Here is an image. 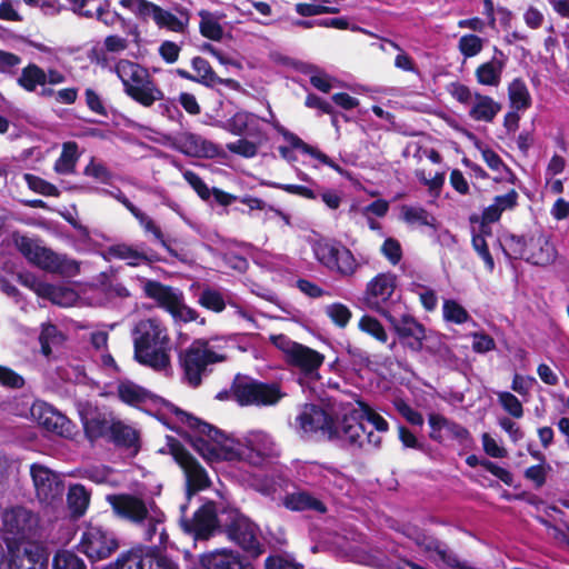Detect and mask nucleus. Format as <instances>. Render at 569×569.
<instances>
[{
	"mask_svg": "<svg viewBox=\"0 0 569 569\" xmlns=\"http://www.w3.org/2000/svg\"><path fill=\"white\" fill-rule=\"evenodd\" d=\"M419 545L421 548L427 551L430 555V558L435 561L440 560L445 563H447L450 567H453L457 565V560L448 551L446 546L440 543L438 540H435L432 538H423Z\"/></svg>",
	"mask_w": 569,
	"mask_h": 569,
	"instance_id": "37998d69",
	"label": "nucleus"
},
{
	"mask_svg": "<svg viewBox=\"0 0 569 569\" xmlns=\"http://www.w3.org/2000/svg\"><path fill=\"white\" fill-rule=\"evenodd\" d=\"M315 258L325 268L342 278H352L361 267L349 248L339 241L320 239L313 242Z\"/></svg>",
	"mask_w": 569,
	"mask_h": 569,
	"instance_id": "1a4fd4ad",
	"label": "nucleus"
},
{
	"mask_svg": "<svg viewBox=\"0 0 569 569\" xmlns=\"http://www.w3.org/2000/svg\"><path fill=\"white\" fill-rule=\"evenodd\" d=\"M62 341V336L59 333L56 326L52 325H46L42 328L41 335H40V342H41V349L42 352L46 356H49L51 353V345H57Z\"/></svg>",
	"mask_w": 569,
	"mask_h": 569,
	"instance_id": "6e6d98bb",
	"label": "nucleus"
},
{
	"mask_svg": "<svg viewBox=\"0 0 569 569\" xmlns=\"http://www.w3.org/2000/svg\"><path fill=\"white\" fill-rule=\"evenodd\" d=\"M79 158L76 142H64L60 157L54 163V171L59 174H69L74 171Z\"/></svg>",
	"mask_w": 569,
	"mask_h": 569,
	"instance_id": "e433bc0d",
	"label": "nucleus"
},
{
	"mask_svg": "<svg viewBox=\"0 0 569 569\" xmlns=\"http://www.w3.org/2000/svg\"><path fill=\"white\" fill-rule=\"evenodd\" d=\"M483 46L485 39L472 33L462 36L458 41V50L466 59L478 56Z\"/></svg>",
	"mask_w": 569,
	"mask_h": 569,
	"instance_id": "09e8293b",
	"label": "nucleus"
},
{
	"mask_svg": "<svg viewBox=\"0 0 569 569\" xmlns=\"http://www.w3.org/2000/svg\"><path fill=\"white\" fill-rule=\"evenodd\" d=\"M472 247L483 260L487 269L492 271L495 268V261L489 251L488 239L482 238L481 234L472 233Z\"/></svg>",
	"mask_w": 569,
	"mask_h": 569,
	"instance_id": "680f3d73",
	"label": "nucleus"
},
{
	"mask_svg": "<svg viewBox=\"0 0 569 569\" xmlns=\"http://www.w3.org/2000/svg\"><path fill=\"white\" fill-rule=\"evenodd\" d=\"M500 109V104L491 97L476 93L470 104L469 116L476 121L490 122Z\"/></svg>",
	"mask_w": 569,
	"mask_h": 569,
	"instance_id": "c85d7f7f",
	"label": "nucleus"
},
{
	"mask_svg": "<svg viewBox=\"0 0 569 569\" xmlns=\"http://www.w3.org/2000/svg\"><path fill=\"white\" fill-rule=\"evenodd\" d=\"M177 416L193 431V447L208 462L243 460L260 466L278 453L274 439L263 430H250L242 439H233L182 410H177Z\"/></svg>",
	"mask_w": 569,
	"mask_h": 569,
	"instance_id": "f257e3e1",
	"label": "nucleus"
},
{
	"mask_svg": "<svg viewBox=\"0 0 569 569\" xmlns=\"http://www.w3.org/2000/svg\"><path fill=\"white\" fill-rule=\"evenodd\" d=\"M0 521V532L8 547L9 569H43V548L29 539L38 525L37 517L30 510L17 507L3 511Z\"/></svg>",
	"mask_w": 569,
	"mask_h": 569,
	"instance_id": "f03ea898",
	"label": "nucleus"
},
{
	"mask_svg": "<svg viewBox=\"0 0 569 569\" xmlns=\"http://www.w3.org/2000/svg\"><path fill=\"white\" fill-rule=\"evenodd\" d=\"M0 383L7 388L20 389L24 386V379L12 369L0 366Z\"/></svg>",
	"mask_w": 569,
	"mask_h": 569,
	"instance_id": "774afa93",
	"label": "nucleus"
},
{
	"mask_svg": "<svg viewBox=\"0 0 569 569\" xmlns=\"http://www.w3.org/2000/svg\"><path fill=\"white\" fill-rule=\"evenodd\" d=\"M218 338L193 341L184 351L182 366L189 385L197 387L201 382L209 365L221 362L226 359L224 348Z\"/></svg>",
	"mask_w": 569,
	"mask_h": 569,
	"instance_id": "6e6552de",
	"label": "nucleus"
},
{
	"mask_svg": "<svg viewBox=\"0 0 569 569\" xmlns=\"http://www.w3.org/2000/svg\"><path fill=\"white\" fill-rule=\"evenodd\" d=\"M556 258L557 250L548 237L540 234L531 239L528 260L535 264L545 266L552 263Z\"/></svg>",
	"mask_w": 569,
	"mask_h": 569,
	"instance_id": "cd10ccee",
	"label": "nucleus"
},
{
	"mask_svg": "<svg viewBox=\"0 0 569 569\" xmlns=\"http://www.w3.org/2000/svg\"><path fill=\"white\" fill-rule=\"evenodd\" d=\"M258 117L249 112H237L229 121L228 129L233 134H241L248 131L253 134L257 131Z\"/></svg>",
	"mask_w": 569,
	"mask_h": 569,
	"instance_id": "c03bdc74",
	"label": "nucleus"
},
{
	"mask_svg": "<svg viewBox=\"0 0 569 569\" xmlns=\"http://www.w3.org/2000/svg\"><path fill=\"white\" fill-rule=\"evenodd\" d=\"M385 318L401 339H409L407 345L412 351H420L423 348V341H429L432 338L427 336L423 326L411 316L405 315L397 319L391 313H385Z\"/></svg>",
	"mask_w": 569,
	"mask_h": 569,
	"instance_id": "f3484780",
	"label": "nucleus"
},
{
	"mask_svg": "<svg viewBox=\"0 0 569 569\" xmlns=\"http://www.w3.org/2000/svg\"><path fill=\"white\" fill-rule=\"evenodd\" d=\"M122 3L142 18L153 19L159 6L147 0H123Z\"/></svg>",
	"mask_w": 569,
	"mask_h": 569,
	"instance_id": "052dcab7",
	"label": "nucleus"
},
{
	"mask_svg": "<svg viewBox=\"0 0 569 569\" xmlns=\"http://www.w3.org/2000/svg\"><path fill=\"white\" fill-rule=\"evenodd\" d=\"M134 359L156 371L171 367V341L167 327L157 318L139 320L132 329Z\"/></svg>",
	"mask_w": 569,
	"mask_h": 569,
	"instance_id": "39448f33",
	"label": "nucleus"
},
{
	"mask_svg": "<svg viewBox=\"0 0 569 569\" xmlns=\"http://www.w3.org/2000/svg\"><path fill=\"white\" fill-rule=\"evenodd\" d=\"M108 254L113 259L124 260L129 266L133 267L151 261L146 252L127 243H118L109 247Z\"/></svg>",
	"mask_w": 569,
	"mask_h": 569,
	"instance_id": "2f4dec72",
	"label": "nucleus"
},
{
	"mask_svg": "<svg viewBox=\"0 0 569 569\" xmlns=\"http://www.w3.org/2000/svg\"><path fill=\"white\" fill-rule=\"evenodd\" d=\"M173 146L180 152L196 158H213L218 148L201 136L183 132L174 137Z\"/></svg>",
	"mask_w": 569,
	"mask_h": 569,
	"instance_id": "aec40b11",
	"label": "nucleus"
},
{
	"mask_svg": "<svg viewBox=\"0 0 569 569\" xmlns=\"http://www.w3.org/2000/svg\"><path fill=\"white\" fill-rule=\"evenodd\" d=\"M118 398L133 407H139L153 399V395L146 388L130 380H121L117 386Z\"/></svg>",
	"mask_w": 569,
	"mask_h": 569,
	"instance_id": "bb28decb",
	"label": "nucleus"
},
{
	"mask_svg": "<svg viewBox=\"0 0 569 569\" xmlns=\"http://www.w3.org/2000/svg\"><path fill=\"white\" fill-rule=\"evenodd\" d=\"M228 518L230 522L226 523V526L229 537L244 550L258 555L260 552V543L256 526L247 517L238 512H230Z\"/></svg>",
	"mask_w": 569,
	"mask_h": 569,
	"instance_id": "dca6fc26",
	"label": "nucleus"
},
{
	"mask_svg": "<svg viewBox=\"0 0 569 569\" xmlns=\"http://www.w3.org/2000/svg\"><path fill=\"white\" fill-rule=\"evenodd\" d=\"M400 218L411 227H436V218L422 207L402 206Z\"/></svg>",
	"mask_w": 569,
	"mask_h": 569,
	"instance_id": "72a5a7b5",
	"label": "nucleus"
},
{
	"mask_svg": "<svg viewBox=\"0 0 569 569\" xmlns=\"http://www.w3.org/2000/svg\"><path fill=\"white\" fill-rule=\"evenodd\" d=\"M511 107L516 110H526L531 104V97L527 86L520 79H515L508 87Z\"/></svg>",
	"mask_w": 569,
	"mask_h": 569,
	"instance_id": "58836bf2",
	"label": "nucleus"
},
{
	"mask_svg": "<svg viewBox=\"0 0 569 569\" xmlns=\"http://www.w3.org/2000/svg\"><path fill=\"white\" fill-rule=\"evenodd\" d=\"M507 61L508 57L501 50L495 48L493 57L476 68L475 77L477 82L481 86L498 87L501 83Z\"/></svg>",
	"mask_w": 569,
	"mask_h": 569,
	"instance_id": "4be33fe9",
	"label": "nucleus"
},
{
	"mask_svg": "<svg viewBox=\"0 0 569 569\" xmlns=\"http://www.w3.org/2000/svg\"><path fill=\"white\" fill-rule=\"evenodd\" d=\"M227 149L232 153H237L246 158H252L258 152V144L246 139H240L228 143Z\"/></svg>",
	"mask_w": 569,
	"mask_h": 569,
	"instance_id": "338daca9",
	"label": "nucleus"
},
{
	"mask_svg": "<svg viewBox=\"0 0 569 569\" xmlns=\"http://www.w3.org/2000/svg\"><path fill=\"white\" fill-rule=\"evenodd\" d=\"M12 240L17 249L37 267L62 276L72 277L79 272L77 261L54 253L50 249L42 247L37 240L26 236L13 233Z\"/></svg>",
	"mask_w": 569,
	"mask_h": 569,
	"instance_id": "0eeeda50",
	"label": "nucleus"
},
{
	"mask_svg": "<svg viewBox=\"0 0 569 569\" xmlns=\"http://www.w3.org/2000/svg\"><path fill=\"white\" fill-rule=\"evenodd\" d=\"M200 561L204 569H252L238 552L228 549L204 553Z\"/></svg>",
	"mask_w": 569,
	"mask_h": 569,
	"instance_id": "5701e85b",
	"label": "nucleus"
},
{
	"mask_svg": "<svg viewBox=\"0 0 569 569\" xmlns=\"http://www.w3.org/2000/svg\"><path fill=\"white\" fill-rule=\"evenodd\" d=\"M176 459L184 471L189 497L210 486V479L206 470L191 455L186 451H180L176 453Z\"/></svg>",
	"mask_w": 569,
	"mask_h": 569,
	"instance_id": "6ab92c4d",
	"label": "nucleus"
},
{
	"mask_svg": "<svg viewBox=\"0 0 569 569\" xmlns=\"http://www.w3.org/2000/svg\"><path fill=\"white\" fill-rule=\"evenodd\" d=\"M325 313L338 327L345 328L351 319V310L343 303L335 302L325 308Z\"/></svg>",
	"mask_w": 569,
	"mask_h": 569,
	"instance_id": "603ef678",
	"label": "nucleus"
},
{
	"mask_svg": "<svg viewBox=\"0 0 569 569\" xmlns=\"http://www.w3.org/2000/svg\"><path fill=\"white\" fill-rule=\"evenodd\" d=\"M79 548L91 560H101L110 557L119 548V542L112 532L90 525L82 532Z\"/></svg>",
	"mask_w": 569,
	"mask_h": 569,
	"instance_id": "f8f14e48",
	"label": "nucleus"
},
{
	"mask_svg": "<svg viewBox=\"0 0 569 569\" xmlns=\"http://www.w3.org/2000/svg\"><path fill=\"white\" fill-rule=\"evenodd\" d=\"M152 20L159 28H166L173 32H183L187 27L186 21L180 20L173 13L162 9L161 7L158 8Z\"/></svg>",
	"mask_w": 569,
	"mask_h": 569,
	"instance_id": "de8ad7c7",
	"label": "nucleus"
},
{
	"mask_svg": "<svg viewBox=\"0 0 569 569\" xmlns=\"http://www.w3.org/2000/svg\"><path fill=\"white\" fill-rule=\"evenodd\" d=\"M79 416L87 438L91 441L98 438H108L114 419L99 412L89 403L79 405Z\"/></svg>",
	"mask_w": 569,
	"mask_h": 569,
	"instance_id": "a211bd4d",
	"label": "nucleus"
},
{
	"mask_svg": "<svg viewBox=\"0 0 569 569\" xmlns=\"http://www.w3.org/2000/svg\"><path fill=\"white\" fill-rule=\"evenodd\" d=\"M41 298L61 307H70L78 300V293L70 287L47 283Z\"/></svg>",
	"mask_w": 569,
	"mask_h": 569,
	"instance_id": "f704fd0d",
	"label": "nucleus"
},
{
	"mask_svg": "<svg viewBox=\"0 0 569 569\" xmlns=\"http://www.w3.org/2000/svg\"><path fill=\"white\" fill-rule=\"evenodd\" d=\"M283 506L292 511L313 510L320 513L326 511L322 501L303 491L288 495L283 499Z\"/></svg>",
	"mask_w": 569,
	"mask_h": 569,
	"instance_id": "7c9ffc66",
	"label": "nucleus"
},
{
	"mask_svg": "<svg viewBox=\"0 0 569 569\" xmlns=\"http://www.w3.org/2000/svg\"><path fill=\"white\" fill-rule=\"evenodd\" d=\"M347 412L348 417H355L356 421L362 427L363 425L361 423V420L366 419L379 432H386L389 429V425L386 419L365 402H357L356 406L347 409Z\"/></svg>",
	"mask_w": 569,
	"mask_h": 569,
	"instance_id": "c756f323",
	"label": "nucleus"
},
{
	"mask_svg": "<svg viewBox=\"0 0 569 569\" xmlns=\"http://www.w3.org/2000/svg\"><path fill=\"white\" fill-rule=\"evenodd\" d=\"M143 291L147 297L156 300L176 320L191 322L199 318V313L184 303L182 293L178 290L158 281L147 280L143 282Z\"/></svg>",
	"mask_w": 569,
	"mask_h": 569,
	"instance_id": "9d476101",
	"label": "nucleus"
},
{
	"mask_svg": "<svg viewBox=\"0 0 569 569\" xmlns=\"http://www.w3.org/2000/svg\"><path fill=\"white\" fill-rule=\"evenodd\" d=\"M309 472L311 476L318 478V483L320 485L336 482L340 476L335 468L318 463H311L309 466Z\"/></svg>",
	"mask_w": 569,
	"mask_h": 569,
	"instance_id": "13d9d810",
	"label": "nucleus"
},
{
	"mask_svg": "<svg viewBox=\"0 0 569 569\" xmlns=\"http://www.w3.org/2000/svg\"><path fill=\"white\" fill-rule=\"evenodd\" d=\"M30 476L36 497L43 507L56 509L62 506L64 483L59 475L42 465L33 463Z\"/></svg>",
	"mask_w": 569,
	"mask_h": 569,
	"instance_id": "9b49d317",
	"label": "nucleus"
},
{
	"mask_svg": "<svg viewBox=\"0 0 569 569\" xmlns=\"http://www.w3.org/2000/svg\"><path fill=\"white\" fill-rule=\"evenodd\" d=\"M107 501L117 517L139 527L146 541L159 547L167 543L166 516L154 502L128 493L109 495Z\"/></svg>",
	"mask_w": 569,
	"mask_h": 569,
	"instance_id": "20e7f679",
	"label": "nucleus"
},
{
	"mask_svg": "<svg viewBox=\"0 0 569 569\" xmlns=\"http://www.w3.org/2000/svg\"><path fill=\"white\" fill-rule=\"evenodd\" d=\"M199 17H200V23H199L200 33L204 38H208L213 41L221 40L222 36H223V29L219 21L220 18L207 10L199 11Z\"/></svg>",
	"mask_w": 569,
	"mask_h": 569,
	"instance_id": "4c0bfd02",
	"label": "nucleus"
},
{
	"mask_svg": "<svg viewBox=\"0 0 569 569\" xmlns=\"http://www.w3.org/2000/svg\"><path fill=\"white\" fill-rule=\"evenodd\" d=\"M222 519L217 518L216 508L212 502L203 505L192 520H181L186 531L193 532L196 538H207Z\"/></svg>",
	"mask_w": 569,
	"mask_h": 569,
	"instance_id": "412c9836",
	"label": "nucleus"
},
{
	"mask_svg": "<svg viewBox=\"0 0 569 569\" xmlns=\"http://www.w3.org/2000/svg\"><path fill=\"white\" fill-rule=\"evenodd\" d=\"M114 70L124 87V92L142 106L150 107L154 101L163 98V93L154 84L148 70L140 64L121 59L117 62Z\"/></svg>",
	"mask_w": 569,
	"mask_h": 569,
	"instance_id": "423d86ee",
	"label": "nucleus"
},
{
	"mask_svg": "<svg viewBox=\"0 0 569 569\" xmlns=\"http://www.w3.org/2000/svg\"><path fill=\"white\" fill-rule=\"evenodd\" d=\"M271 114V118L270 119H263V121L266 122H269L273 126V128L279 132L281 133L284 139L293 147V148H299L301 149L303 152L310 154L311 157H313L315 159L319 160L321 163L332 168L333 170H336L337 172L341 173L342 172V169L340 168V166H338L337 163H335L327 154H325L323 152H321L320 150L305 143L299 137H297L296 134L289 132L288 130H286L273 117V114L270 112Z\"/></svg>",
	"mask_w": 569,
	"mask_h": 569,
	"instance_id": "393cba45",
	"label": "nucleus"
},
{
	"mask_svg": "<svg viewBox=\"0 0 569 569\" xmlns=\"http://www.w3.org/2000/svg\"><path fill=\"white\" fill-rule=\"evenodd\" d=\"M282 396L277 383L251 380L234 386V397L241 405L271 406L277 403Z\"/></svg>",
	"mask_w": 569,
	"mask_h": 569,
	"instance_id": "2eb2a0df",
	"label": "nucleus"
},
{
	"mask_svg": "<svg viewBox=\"0 0 569 569\" xmlns=\"http://www.w3.org/2000/svg\"><path fill=\"white\" fill-rule=\"evenodd\" d=\"M53 569H86V566L77 555L62 550L54 556Z\"/></svg>",
	"mask_w": 569,
	"mask_h": 569,
	"instance_id": "5fc2aeb1",
	"label": "nucleus"
},
{
	"mask_svg": "<svg viewBox=\"0 0 569 569\" xmlns=\"http://www.w3.org/2000/svg\"><path fill=\"white\" fill-rule=\"evenodd\" d=\"M269 340L277 349H279L284 355L286 361L290 359L292 353L300 345L296 341H292L284 335H272L270 336Z\"/></svg>",
	"mask_w": 569,
	"mask_h": 569,
	"instance_id": "0e129e2a",
	"label": "nucleus"
},
{
	"mask_svg": "<svg viewBox=\"0 0 569 569\" xmlns=\"http://www.w3.org/2000/svg\"><path fill=\"white\" fill-rule=\"evenodd\" d=\"M416 177L420 183L427 187L431 197L438 198L440 196L446 180L443 171H437L431 174L430 172L427 173L425 169H419L416 171Z\"/></svg>",
	"mask_w": 569,
	"mask_h": 569,
	"instance_id": "a18cd8bd",
	"label": "nucleus"
},
{
	"mask_svg": "<svg viewBox=\"0 0 569 569\" xmlns=\"http://www.w3.org/2000/svg\"><path fill=\"white\" fill-rule=\"evenodd\" d=\"M397 287V277L391 272L379 273L373 277L366 286L363 293V303L371 310L385 317L390 313L386 309L395 293Z\"/></svg>",
	"mask_w": 569,
	"mask_h": 569,
	"instance_id": "4468645a",
	"label": "nucleus"
},
{
	"mask_svg": "<svg viewBox=\"0 0 569 569\" xmlns=\"http://www.w3.org/2000/svg\"><path fill=\"white\" fill-rule=\"evenodd\" d=\"M18 83L27 91L32 92L38 86H44V70L34 63H30L22 69Z\"/></svg>",
	"mask_w": 569,
	"mask_h": 569,
	"instance_id": "a19ab883",
	"label": "nucleus"
},
{
	"mask_svg": "<svg viewBox=\"0 0 569 569\" xmlns=\"http://www.w3.org/2000/svg\"><path fill=\"white\" fill-rule=\"evenodd\" d=\"M197 302L213 312L220 313L228 303L224 293L216 288L206 286L198 295Z\"/></svg>",
	"mask_w": 569,
	"mask_h": 569,
	"instance_id": "c9c22d12",
	"label": "nucleus"
},
{
	"mask_svg": "<svg viewBox=\"0 0 569 569\" xmlns=\"http://www.w3.org/2000/svg\"><path fill=\"white\" fill-rule=\"evenodd\" d=\"M323 361V355L300 343L287 362L299 368L305 375L316 377Z\"/></svg>",
	"mask_w": 569,
	"mask_h": 569,
	"instance_id": "b1692460",
	"label": "nucleus"
},
{
	"mask_svg": "<svg viewBox=\"0 0 569 569\" xmlns=\"http://www.w3.org/2000/svg\"><path fill=\"white\" fill-rule=\"evenodd\" d=\"M191 66L196 72V82L202 83L207 87H213L218 83L230 84L233 82L232 80H224L219 78L211 68L210 63L201 57H194L191 61Z\"/></svg>",
	"mask_w": 569,
	"mask_h": 569,
	"instance_id": "473e14b6",
	"label": "nucleus"
},
{
	"mask_svg": "<svg viewBox=\"0 0 569 569\" xmlns=\"http://www.w3.org/2000/svg\"><path fill=\"white\" fill-rule=\"evenodd\" d=\"M358 328L360 331L367 333L381 343H386L388 340V333L382 323L372 316H362L359 319Z\"/></svg>",
	"mask_w": 569,
	"mask_h": 569,
	"instance_id": "49530a36",
	"label": "nucleus"
},
{
	"mask_svg": "<svg viewBox=\"0 0 569 569\" xmlns=\"http://www.w3.org/2000/svg\"><path fill=\"white\" fill-rule=\"evenodd\" d=\"M300 428L306 433L320 432L328 439H337L355 447H379L381 437L373 432H366L365 428L348 417L346 411L341 419L333 420L331 415L316 405H306L297 417Z\"/></svg>",
	"mask_w": 569,
	"mask_h": 569,
	"instance_id": "7ed1b4c3",
	"label": "nucleus"
},
{
	"mask_svg": "<svg viewBox=\"0 0 569 569\" xmlns=\"http://www.w3.org/2000/svg\"><path fill=\"white\" fill-rule=\"evenodd\" d=\"M381 253L388 259V261L396 266L402 258L401 246L398 240L393 238H387L381 246Z\"/></svg>",
	"mask_w": 569,
	"mask_h": 569,
	"instance_id": "69168bd1",
	"label": "nucleus"
},
{
	"mask_svg": "<svg viewBox=\"0 0 569 569\" xmlns=\"http://www.w3.org/2000/svg\"><path fill=\"white\" fill-rule=\"evenodd\" d=\"M67 501L73 515L82 516L89 506L90 495L83 486L74 485L69 488Z\"/></svg>",
	"mask_w": 569,
	"mask_h": 569,
	"instance_id": "79ce46f5",
	"label": "nucleus"
},
{
	"mask_svg": "<svg viewBox=\"0 0 569 569\" xmlns=\"http://www.w3.org/2000/svg\"><path fill=\"white\" fill-rule=\"evenodd\" d=\"M428 420L431 428L430 438L436 441H442V431H446L449 437L460 441H465L469 437V432L466 428L448 420L441 415L430 413Z\"/></svg>",
	"mask_w": 569,
	"mask_h": 569,
	"instance_id": "a878e982",
	"label": "nucleus"
},
{
	"mask_svg": "<svg viewBox=\"0 0 569 569\" xmlns=\"http://www.w3.org/2000/svg\"><path fill=\"white\" fill-rule=\"evenodd\" d=\"M83 174L94 179L100 183H110L112 174L109 169L96 158H91L89 163L83 169Z\"/></svg>",
	"mask_w": 569,
	"mask_h": 569,
	"instance_id": "864d4df0",
	"label": "nucleus"
},
{
	"mask_svg": "<svg viewBox=\"0 0 569 569\" xmlns=\"http://www.w3.org/2000/svg\"><path fill=\"white\" fill-rule=\"evenodd\" d=\"M498 400L502 408L512 417L521 418L523 415L522 405L519 399L507 391L498 392Z\"/></svg>",
	"mask_w": 569,
	"mask_h": 569,
	"instance_id": "4d7b16f0",
	"label": "nucleus"
},
{
	"mask_svg": "<svg viewBox=\"0 0 569 569\" xmlns=\"http://www.w3.org/2000/svg\"><path fill=\"white\" fill-rule=\"evenodd\" d=\"M108 439L117 445L130 448L136 446L138 436L133 428L114 419Z\"/></svg>",
	"mask_w": 569,
	"mask_h": 569,
	"instance_id": "ea45409f",
	"label": "nucleus"
},
{
	"mask_svg": "<svg viewBox=\"0 0 569 569\" xmlns=\"http://www.w3.org/2000/svg\"><path fill=\"white\" fill-rule=\"evenodd\" d=\"M122 3L142 18L153 19L159 6L147 0H123Z\"/></svg>",
	"mask_w": 569,
	"mask_h": 569,
	"instance_id": "bf43d9fd",
	"label": "nucleus"
},
{
	"mask_svg": "<svg viewBox=\"0 0 569 569\" xmlns=\"http://www.w3.org/2000/svg\"><path fill=\"white\" fill-rule=\"evenodd\" d=\"M134 218L139 221V224L142 227L144 232L151 233L154 239L168 251H171L170 244L164 238L163 232L160 227L150 218L148 214L142 212L141 210L136 213Z\"/></svg>",
	"mask_w": 569,
	"mask_h": 569,
	"instance_id": "8fccbe9b",
	"label": "nucleus"
},
{
	"mask_svg": "<svg viewBox=\"0 0 569 569\" xmlns=\"http://www.w3.org/2000/svg\"><path fill=\"white\" fill-rule=\"evenodd\" d=\"M30 416L50 433L64 438H72L76 435L73 422L44 401H34L30 408Z\"/></svg>",
	"mask_w": 569,
	"mask_h": 569,
	"instance_id": "ddd939ff",
	"label": "nucleus"
},
{
	"mask_svg": "<svg viewBox=\"0 0 569 569\" xmlns=\"http://www.w3.org/2000/svg\"><path fill=\"white\" fill-rule=\"evenodd\" d=\"M24 180H26L27 184L29 186V188L36 192H39L44 196H58L59 194L56 186L47 182L46 180H43L37 176L27 173V174H24Z\"/></svg>",
	"mask_w": 569,
	"mask_h": 569,
	"instance_id": "e2e57ef3",
	"label": "nucleus"
},
{
	"mask_svg": "<svg viewBox=\"0 0 569 569\" xmlns=\"http://www.w3.org/2000/svg\"><path fill=\"white\" fill-rule=\"evenodd\" d=\"M443 319L449 322L461 325L468 321L467 310L456 300H445L442 306Z\"/></svg>",
	"mask_w": 569,
	"mask_h": 569,
	"instance_id": "3c124183",
	"label": "nucleus"
}]
</instances>
